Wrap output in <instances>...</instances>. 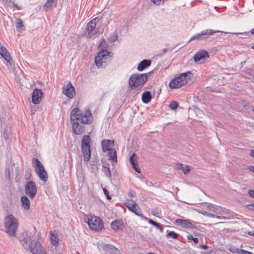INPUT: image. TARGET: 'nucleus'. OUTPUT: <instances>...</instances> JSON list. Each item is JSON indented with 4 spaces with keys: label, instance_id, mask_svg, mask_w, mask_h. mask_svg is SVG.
<instances>
[{
    "label": "nucleus",
    "instance_id": "nucleus-23",
    "mask_svg": "<svg viewBox=\"0 0 254 254\" xmlns=\"http://www.w3.org/2000/svg\"><path fill=\"white\" fill-rule=\"evenodd\" d=\"M151 61L149 60L144 59L138 64L137 69L139 71H143L146 68L150 66Z\"/></svg>",
    "mask_w": 254,
    "mask_h": 254
},
{
    "label": "nucleus",
    "instance_id": "nucleus-49",
    "mask_svg": "<svg viewBox=\"0 0 254 254\" xmlns=\"http://www.w3.org/2000/svg\"><path fill=\"white\" fill-rule=\"evenodd\" d=\"M247 207L249 209L254 211V203L248 204L247 205Z\"/></svg>",
    "mask_w": 254,
    "mask_h": 254
},
{
    "label": "nucleus",
    "instance_id": "nucleus-48",
    "mask_svg": "<svg viewBox=\"0 0 254 254\" xmlns=\"http://www.w3.org/2000/svg\"><path fill=\"white\" fill-rule=\"evenodd\" d=\"M230 251L233 253H238V254H239V252L240 251V250L235 247H232L230 248Z\"/></svg>",
    "mask_w": 254,
    "mask_h": 254
},
{
    "label": "nucleus",
    "instance_id": "nucleus-50",
    "mask_svg": "<svg viewBox=\"0 0 254 254\" xmlns=\"http://www.w3.org/2000/svg\"><path fill=\"white\" fill-rule=\"evenodd\" d=\"M215 217L218 219H222V220H226L227 219V218L226 217L219 216V215H215Z\"/></svg>",
    "mask_w": 254,
    "mask_h": 254
},
{
    "label": "nucleus",
    "instance_id": "nucleus-62",
    "mask_svg": "<svg viewBox=\"0 0 254 254\" xmlns=\"http://www.w3.org/2000/svg\"><path fill=\"white\" fill-rule=\"evenodd\" d=\"M252 48L254 50V45H253L252 47Z\"/></svg>",
    "mask_w": 254,
    "mask_h": 254
},
{
    "label": "nucleus",
    "instance_id": "nucleus-21",
    "mask_svg": "<svg viewBox=\"0 0 254 254\" xmlns=\"http://www.w3.org/2000/svg\"><path fill=\"white\" fill-rule=\"evenodd\" d=\"M114 144V140L104 139L101 142L102 150L104 152L112 149V146Z\"/></svg>",
    "mask_w": 254,
    "mask_h": 254
},
{
    "label": "nucleus",
    "instance_id": "nucleus-33",
    "mask_svg": "<svg viewBox=\"0 0 254 254\" xmlns=\"http://www.w3.org/2000/svg\"><path fill=\"white\" fill-rule=\"evenodd\" d=\"M178 168L180 169H182V171L185 174H188L190 170L189 166L185 165V166H184L182 164H178Z\"/></svg>",
    "mask_w": 254,
    "mask_h": 254
},
{
    "label": "nucleus",
    "instance_id": "nucleus-18",
    "mask_svg": "<svg viewBox=\"0 0 254 254\" xmlns=\"http://www.w3.org/2000/svg\"><path fill=\"white\" fill-rule=\"evenodd\" d=\"M209 55L207 51L204 50L197 52L193 56L194 61L197 63L201 60L204 61L209 58Z\"/></svg>",
    "mask_w": 254,
    "mask_h": 254
},
{
    "label": "nucleus",
    "instance_id": "nucleus-29",
    "mask_svg": "<svg viewBox=\"0 0 254 254\" xmlns=\"http://www.w3.org/2000/svg\"><path fill=\"white\" fill-rule=\"evenodd\" d=\"M15 26L16 30L17 31H24L25 29L23 22L20 18H17L16 19Z\"/></svg>",
    "mask_w": 254,
    "mask_h": 254
},
{
    "label": "nucleus",
    "instance_id": "nucleus-8",
    "mask_svg": "<svg viewBox=\"0 0 254 254\" xmlns=\"http://www.w3.org/2000/svg\"><path fill=\"white\" fill-rule=\"evenodd\" d=\"M85 222L91 230L98 231L103 228V222L99 217L91 216L88 217Z\"/></svg>",
    "mask_w": 254,
    "mask_h": 254
},
{
    "label": "nucleus",
    "instance_id": "nucleus-20",
    "mask_svg": "<svg viewBox=\"0 0 254 254\" xmlns=\"http://www.w3.org/2000/svg\"><path fill=\"white\" fill-rule=\"evenodd\" d=\"M112 229L115 231L123 230L125 228L123 221L121 219H116L111 224Z\"/></svg>",
    "mask_w": 254,
    "mask_h": 254
},
{
    "label": "nucleus",
    "instance_id": "nucleus-28",
    "mask_svg": "<svg viewBox=\"0 0 254 254\" xmlns=\"http://www.w3.org/2000/svg\"><path fill=\"white\" fill-rule=\"evenodd\" d=\"M207 208L213 211L214 212H216L217 213H221L223 209V208L221 206L211 203H207Z\"/></svg>",
    "mask_w": 254,
    "mask_h": 254
},
{
    "label": "nucleus",
    "instance_id": "nucleus-63",
    "mask_svg": "<svg viewBox=\"0 0 254 254\" xmlns=\"http://www.w3.org/2000/svg\"><path fill=\"white\" fill-rule=\"evenodd\" d=\"M232 34H237V33H232Z\"/></svg>",
    "mask_w": 254,
    "mask_h": 254
},
{
    "label": "nucleus",
    "instance_id": "nucleus-52",
    "mask_svg": "<svg viewBox=\"0 0 254 254\" xmlns=\"http://www.w3.org/2000/svg\"><path fill=\"white\" fill-rule=\"evenodd\" d=\"M249 194L253 198H254V190H250L249 191Z\"/></svg>",
    "mask_w": 254,
    "mask_h": 254
},
{
    "label": "nucleus",
    "instance_id": "nucleus-40",
    "mask_svg": "<svg viewBox=\"0 0 254 254\" xmlns=\"http://www.w3.org/2000/svg\"><path fill=\"white\" fill-rule=\"evenodd\" d=\"M167 0H151V1L156 5L163 4Z\"/></svg>",
    "mask_w": 254,
    "mask_h": 254
},
{
    "label": "nucleus",
    "instance_id": "nucleus-51",
    "mask_svg": "<svg viewBox=\"0 0 254 254\" xmlns=\"http://www.w3.org/2000/svg\"><path fill=\"white\" fill-rule=\"evenodd\" d=\"M3 137L6 140H7L8 139V134L6 132H3Z\"/></svg>",
    "mask_w": 254,
    "mask_h": 254
},
{
    "label": "nucleus",
    "instance_id": "nucleus-60",
    "mask_svg": "<svg viewBox=\"0 0 254 254\" xmlns=\"http://www.w3.org/2000/svg\"><path fill=\"white\" fill-rule=\"evenodd\" d=\"M5 172H6V173L7 172V173H8V174H9V173H10V170H9V169H6L5 170Z\"/></svg>",
    "mask_w": 254,
    "mask_h": 254
},
{
    "label": "nucleus",
    "instance_id": "nucleus-38",
    "mask_svg": "<svg viewBox=\"0 0 254 254\" xmlns=\"http://www.w3.org/2000/svg\"><path fill=\"white\" fill-rule=\"evenodd\" d=\"M179 104L177 101H173L170 103L169 107L171 109L174 110L177 108Z\"/></svg>",
    "mask_w": 254,
    "mask_h": 254
},
{
    "label": "nucleus",
    "instance_id": "nucleus-5",
    "mask_svg": "<svg viewBox=\"0 0 254 254\" xmlns=\"http://www.w3.org/2000/svg\"><path fill=\"white\" fill-rule=\"evenodd\" d=\"M5 231L10 236H15L18 226L17 220L11 214L7 215L4 218Z\"/></svg>",
    "mask_w": 254,
    "mask_h": 254
},
{
    "label": "nucleus",
    "instance_id": "nucleus-56",
    "mask_svg": "<svg viewBox=\"0 0 254 254\" xmlns=\"http://www.w3.org/2000/svg\"><path fill=\"white\" fill-rule=\"evenodd\" d=\"M249 169L251 171L254 173V166H250Z\"/></svg>",
    "mask_w": 254,
    "mask_h": 254
},
{
    "label": "nucleus",
    "instance_id": "nucleus-12",
    "mask_svg": "<svg viewBox=\"0 0 254 254\" xmlns=\"http://www.w3.org/2000/svg\"><path fill=\"white\" fill-rule=\"evenodd\" d=\"M29 249L32 254H46L40 243L38 241H32L29 245Z\"/></svg>",
    "mask_w": 254,
    "mask_h": 254
},
{
    "label": "nucleus",
    "instance_id": "nucleus-6",
    "mask_svg": "<svg viewBox=\"0 0 254 254\" xmlns=\"http://www.w3.org/2000/svg\"><path fill=\"white\" fill-rule=\"evenodd\" d=\"M91 139L88 135H84L81 140V151L83 156V161L87 164L91 158L90 143Z\"/></svg>",
    "mask_w": 254,
    "mask_h": 254
},
{
    "label": "nucleus",
    "instance_id": "nucleus-45",
    "mask_svg": "<svg viewBox=\"0 0 254 254\" xmlns=\"http://www.w3.org/2000/svg\"><path fill=\"white\" fill-rule=\"evenodd\" d=\"M103 191H104V194L106 195L107 198L108 200L111 199V195H109L108 190L106 188H104V189H103Z\"/></svg>",
    "mask_w": 254,
    "mask_h": 254
},
{
    "label": "nucleus",
    "instance_id": "nucleus-34",
    "mask_svg": "<svg viewBox=\"0 0 254 254\" xmlns=\"http://www.w3.org/2000/svg\"><path fill=\"white\" fill-rule=\"evenodd\" d=\"M191 74V73L190 72H184L182 73L180 76L181 77V78H183V80L186 81V82L187 83L188 80L190 79V76Z\"/></svg>",
    "mask_w": 254,
    "mask_h": 254
},
{
    "label": "nucleus",
    "instance_id": "nucleus-64",
    "mask_svg": "<svg viewBox=\"0 0 254 254\" xmlns=\"http://www.w3.org/2000/svg\"><path fill=\"white\" fill-rule=\"evenodd\" d=\"M253 111L254 112V107H253Z\"/></svg>",
    "mask_w": 254,
    "mask_h": 254
},
{
    "label": "nucleus",
    "instance_id": "nucleus-10",
    "mask_svg": "<svg viewBox=\"0 0 254 254\" xmlns=\"http://www.w3.org/2000/svg\"><path fill=\"white\" fill-rule=\"evenodd\" d=\"M132 203H130L128 200L124 202V204L131 212L134 213L136 215L141 217L142 219L147 220V218L144 216L141 211L136 203L134 200H131Z\"/></svg>",
    "mask_w": 254,
    "mask_h": 254
},
{
    "label": "nucleus",
    "instance_id": "nucleus-53",
    "mask_svg": "<svg viewBox=\"0 0 254 254\" xmlns=\"http://www.w3.org/2000/svg\"><path fill=\"white\" fill-rule=\"evenodd\" d=\"M199 248L202 249L206 250L208 249V246L207 245H201L199 246Z\"/></svg>",
    "mask_w": 254,
    "mask_h": 254
},
{
    "label": "nucleus",
    "instance_id": "nucleus-16",
    "mask_svg": "<svg viewBox=\"0 0 254 254\" xmlns=\"http://www.w3.org/2000/svg\"><path fill=\"white\" fill-rule=\"evenodd\" d=\"M186 81L181 78L180 76L172 79L169 83V87L171 89L179 88L186 84Z\"/></svg>",
    "mask_w": 254,
    "mask_h": 254
},
{
    "label": "nucleus",
    "instance_id": "nucleus-15",
    "mask_svg": "<svg viewBox=\"0 0 254 254\" xmlns=\"http://www.w3.org/2000/svg\"><path fill=\"white\" fill-rule=\"evenodd\" d=\"M32 236V234H29L27 232L22 233L19 236V241L25 249L27 248L28 243L31 241Z\"/></svg>",
    "mask_w": 254,
    "mask_h": 254
},
{
    "label": "nucleus",
    "instance_id": "nucleus-55",
    "mask_svg": "<svg viewBox=\"0 0 254 254\" xmlns=\"http://www.w3.org/2000/svg\"><path fill=\"white\" fill-rule=\"evenodd\" d=\"M212 252V250H210L209 251H208L207 252H201V254H210Z\"/></svg>",
    "mask_w": 254,
    "mask_h": 254
},
{
    "label": "nucleus",
    "instance_id": "nucleus-59",
    "mask_svg": "<svg viewBox=\"0 0 254 254\" xmlns=\"http://www.w3.org/2000/svg\"><path fill=\"white\" fill-rule=\"evenodd\" d=\"M250 33H251L252 35H254V28H253V29H252L250 30Z\"/></svg>",
    "mask_w": 254,
    "mask_h": 254
},
{
    "label": "nucleus",
    "instance_id": "nucleus-3",
    "mask_svg": "<svg viewBox=\"0 0 254 254\" xmlns=\"http://www.w3.org/2000/svg\"><path fill=\"white\" fill-rule=\"evenodd\" d=\"M101 20V18L96 17L87 23L84 34L87 38H91L96 34H100L103 32L104 27L99 25L96 26Z\"/></svg>",
    "mask_w": 254,
    "mask_h": 254
},
{
    "label": "nucleus",
    "instance_id": "nucleus-31",
    "mask_svg": "<svg viewBox=\"0 0 254 254\" xmlns=\"http://www.w3.org/2000/svg\"><path fill=\"white\" fill-rule=\"evenodd\" d=\"M56 3V0H48L44 5V8L46 10H48L53 6H55Z\"/></svg>",
    "mask_w": 254,
    "mask_h": 254
},
{
    "label": "nucleus",
    "instance_id": "nucleus-25",
    "mask_svg": "<svg viewBox=\"0 0 254 254\" xmlns=\"http://www.w3.org/2000/svg\"><path fill=\"white\" fill-rule=\"evenodd\" d=\"M20 200L22 208L25 210H29L30 207V202L29 198L26 196H22Z\"/></svg>",
    "mask_w": 254,
    "mask_h": 254
},
{
    "label": "nucleus",
    "instance_id": "nucleus-54",
    "mask_svg": "<svg viewBox=\"0 0 254 254\" xmlns=\"http://www.w3.org/2000/svg\"><path fill=\"white\" fill-rule=\"evenodd\" d=\"M13 7H15L17 10H20L22 9L21 6H18L16 4L13 3L12 5Z\"/></svg>",
    "mask_w": 254,
    "mask_h": 254
},
{
    "label": "nucleus",
    "instance_id": "nucleus-42",
    "mask_svg": "<svg viewBox=\"0 0 254 254\" xmlns=\"http://www.w3.org/2000/svg\"><path fill=\"white\" fill-rule=\"evenodd\" d=\"M187 239L189 240H192L195 244L198 243V239L197 238L193 237L191 235H189L187 236Z\"/></svg>",
    "mask_w": 254,
    "mask_h": 254
},
{
    "label": "nucleus",
    "instance_id": "nucleus-7",
    "mask_svg": "<svg viewBox=\"0 0 254 254\" xmlns=\"http://www.w3.org/2000/svg\"><path fill=\"white\" fill-rule=\"evenodd\" d=\"M32 163L39 178L43 182H46L48 180V174L42 164L36 158H32Z\"/></svg>",
    "mask_w": 254,
    "mask_h": 254
},
{
    "label": "nucleus",
    "instance_id": "nucleus-19",
    "mask_svg": "<svg viewBox=\"0 0 254 254\" xmlns=\"http://www.w3.org/2000/svg\"><path fill=\"white\" fill-rule=\"evenodd\" d=\"M43 95V92L41 89L35 88L32 94V102L34 104H38L40 103Z\"/></svg>",
    "mask_w": 254,
    "mask_h": 254
},
{
    "label": "nucleus",
    "instance_id": "nucleus-44",
    "mask_svg": "<svg viewBox=\"0 0 254 254\" xmlns=\"http://www.w3.org/2000/svg\"><path fill=\"white\" fill-rule=\"evenodd\" d=\"M173 49L171 48H164L163 50H162V53L159 54V55L160 56H162L163 55V54L167 52H171L172 51Z\"/></svg>",
    "mask_w": 254,
    "mask_h": 254
},
{
    "label": "nucleus",
    "instance_id": "nucleus-14",
    "mask_svg": "<svg viewBox=\"0 0 254 254\" xmlns=\"http://www.w3.org/2000/svg\"><path fill=\"white\" fill-rule=\"evenodd\" d=\"M195 222L190 219H177L176 220V223L180 225L185 228L195 229L196 228L194 225Z\"/></svg>",
    "mask_w": 254,
    "mask_h": 254
},
{
    "label": "nucleus",
    "instance_id": "nucleus-47",
    "mask_svg": "<svg viewBox=\"0 0 254 254\" xmlns=\"http://www.w3.org/2000/svg\"><path fill=\"white\" fill-rule=\"evenodd\" d=\"M239 254H253L251 252L244 250L243 249H240L239 252Z\"/></svg>",
    "mask_w": 254,
    "mask_h": 254
},
{
    "label": "nucleus",
    "instance_id": "nucleus-41",
    "mask_svg": "<svg viewBox=\"0 0 254 254\" xmlns=\"http://www.w3.org/2000/svg\"><path fill=\"white\" fill-rule=\"evenodd\" d=\"M201 214L205 216H207V217H209L214 218L215 217V215L212 214L209 212H206L204 210H202V211L201 212Z\"/></svg>",
    "mask_w": 254,
    "mask_h": 254
},
{
    "label": "nucleus",
    "instance_id": "nucleus-22",
    "mask_svg": "<svg viewBox=\"0 0 254 254\" xmlns=\"http://www.w3.org/2000/svg\"><path fill=\"white\" fill-rule=\"evenodd\" d=\"M129 162L134 170L137 173H140V169L136 160V155L135 153H133L130 156Z\"/></svg>",
    "mask_w": 254,
    "mask_h": 254
},
{
    "label": "nucleus",
    "instance_id": "nucleus-37",
    "mask_svg": "<svg viewBox=\"0 0 254 254\" xmlns=\"http://www.w3.org/2000/svg\"><path fill=\"white\" fill-rule=\"evenodd\" d=\"M118 40V35L117 34L116 32L113 33L110 36L109 38V40L111 42H114Z\"/></svg>",
    "mask_w": 254,
    "mask_h": 254
},
{
    "label": "nucleus",
    "instance_id": "nucleus-9",
    "mask_svg": "<svg viewBox=\"0 0 254 254\" xmlns=\"http://www.w3.org/2000/svg\"><path fill=\"white\" fill-rule=\"evenodd\" d=\"M227 33L226 32L220 31L218 30H214L213 29H207L206 30H204L201 31L200 33H197L195 35H194L192 36L190 39L189 40V42L192 41L193 40H196L197 41L204 40L206 39L208 36L213 35L214 34L217 33Z\"/></svg>",
    "mask_w": 254,
    "mask_h": 254
},
{
    "label": "nucleus",
    "instance_id": "nucleus-24",
    "mask_svg": "<svg viewBox=\"0 0 254 254\" xmlns=\"http://www.w3.org/2000/svg\"><path fill=\"white\" fill-rule=\"evenodd\" d=\"M104 249L112 254H122L119 250L112 245H105L104 246Z\"/></svg>",
    "mask_w": 254,
    "mask_h": 254
},
{
    "label": "nucleus",
    "instance_id": "nucleus-35",
    "mask_svg": "<svg viewBox=\"0 0 254 254\" xmlns=\"http://www.w3.org/2000/svg\"><path fill=\"white\" fill-rule=\"evenodd\" d=\"M104 173L107 177L110 178L111 177V172L109 166H106L105 165H102Z\"/></svg>",
    "mask_w": 254,
    "mask_h": 254
},
{
    "label": "nucleus",
    "instance_id": "nucleus-27",
    "mask_svg": "<svg viewBox=\"0 0 254 254\" xmlns=\"http://www.w3.org/2000/svg\"><path fill=\"white\" fill-rule=\"evenodd\" d=\"M152 99V96L150 91H146L142 94L141 100L143 103H148Z\"/></svg>",
    "mask_w": 254,
    "mask_h": 254
},
{
    "label": "nucleus",
    "instance_id": "nucleus-11",
    "mask_svg": "<svg viewBox=\"0 0 254 254\" xmlns=\"http://www.w3.org/2000/svg\"><path fill=\"white\" fill-rule=\"evenodd\" d=\"M24 190L25 194L31 199H33L37 191V187L33 181H29L25 184Z\"/></svg>",
    "mask_w": 254,
    "mask_h": 254
},
{
    "label": "nucleus",
    "instance_id": "nucleus-61",
    "mask_svg": "<svg viewBox=\"0 0 254 254\" xmlns=\"http://www.w3.org/2000/svg\"><path fill=\"white\" fill-rule=\"evenodd\" d=\"M202 210L198 209V210H197V211L198 212H199V213H200V214H201V212L202 211Z\"/></svg>",
    "mask_w": 254,
    "mask_h": 254
},
{
    "label": "nucleus",
    "instance_id": "nucleus-43",
    "mask_svg": "<svg viewBox=\"0 0 254 254\" xmlns=\"http://www.w3.org/2000/svg\"><path fill=\"white\" fill-rule=\"evenodd\" d=\"M98 164V160H97L96 158H92L90 162V165L91 166H95V167H97Z\"/></svg>",
    "mask_w": 254,
    "mask_h": 254
},
{
    "label": "nucleus",
    "instance_id": "nucleus-57",
    "mask_svg": "<svg viewBox=\"0 0 254 254\" xmlns=\"http://www.w3.org/2000/svg\"><path fill=\"white\" fill-rule=\"evenodd\" d=\"M250 155L254 158V150H251Z\"/></svg>",
    "mask_w": 254,
    "mask_h": 254
},
{
    "label": "nucleus",
    "instance_id": "nucleus-2",
    "mask_svg": "<svg viewBox=\"0 0 254 254\" xmlns=\"http://www.w3.org/2000/svg\"><path fill=\"white\" fill-rule=\"evenodd\" d=\"M103 42L105 43V41L103 39L99 46V49H101L100 51L97 54L94 59V62L99 68H105L108 64L111 61V58L113 56V53L108 51L106 49H103L102 47Z\"/></svg>",
    "mask_w": 254,
    "mask_h": 254
},
{
    "label": "nucleus",
    "instance_id": "nucleus-17",
    "mask_svg": "<svg viewBox=\"0 0 254 254\" xmlns=\"http://www.w3.org/2000/svg\"><path fill=\"white\" fill-rule=\"evenodd\" d=\"M63 93L69 98H73L75 95V89L70 82L64 87Z\"/></svg>",
    "mask_w": 254,
    "mask_h": 254
},
{
    "label": "nucleus",
    "instance_id": "nucleus-39",
    "mask_svg": "<svg viewBox=\"0 0 254 254\" xmlns=\"http://www.w3.org/2000/svg\"><path fill=\"white\" fill-rule=\"evenodd\" d=\"M161 92V89L159 87H156L153 90V94L154 95L157 94V97H158Z\"/></svg>",
    "mask_w": 254,
    "mask_h": 254
},
{
    "label": "nucleus",
    "instance_id": "nucleus-4",
    "mask_svg": "<svg viewBox=\"0 0 254 254\" xmlns=\"http://www.w3.org/2000/svg\"><path fill=\"white\" fill-rule=\"evenodd\" d=\"M150 72L145 73H134L128 79V84L132 90L140 88L147 80Z\"/></svg>",
    "mask_w": 254,
    "mask_h": 254
},
{
    "label": "nucleus",
    "instance_id": "nucleus-58",
    "mask_svg": "<svg viewBox=\"0 0 254 254\" xmlns=\"http://www.w3.org/2000/svg\"><path fill=\"white\" fill-rule=\"evenodd\" d=\"M248 235L254 237V232H249Z\"/></svg>",
    "mask_w": 254,
    "mask_h": 254
},
{
    "label": "nucleus",
    "instance_id": "nucleus-46",
    "mask_svg": "<svg viewBox=\"0 0 254 254\" xmlns=\"http://www.w3.org/2000/svg\"><path fill=\"white\" fill-rule=\"evenodd\" d=\"M127 195L130 198L134 197L135 196V193L132 190H130L128 191Z\"/></svg>",
    "mask_w": 254,
    "mask_h": 254
},
{
    "label": "nucleus",
    "instance_id": "nucleus-32",
    "mask_svg": "<svg viewBox=\"0 0 254 254\" xmlns=\"http://www.w3.org/2000/svg\"><path fill=\"white\" fill-rule=\"evenodd\" d=\"M148 222L150 224H151V225L157 227L158 229H160L161 232L163 231V228L162 227V225L156 222L153 221V220L150 219H148Z\"/></svg>",
    "mask_w": 254,
    "mask_h": 254
},
{
    "label": "nucleus",
    "instance_id": "nucleus-36",
    "mask_svg": "<svg viewBox=\"0 0 254 254\" xmlns=\"http://www.w3.org/2000/svg\"><path fill=\"white\" fill-rule=\"evenodd\" d=\"M179 236V234L176 233L175 232L170 231L166 235V237L168 238H172L174 239H178Z\"/></svg>",
    "mask_w": 254,
    "mask_h": 254
},
{
    "label": "nucleus",
    "instance_id": "nucleus-26",
    "mask_svg": "<svg viewBox=\"0 0 254 254\" xmlns=\"http://www.w3.org/2000/svg\"><path fill=\"white\" fill-rule=\"evenodd\" d=\"M108 152L107 153V156L108 157V159L114 163L117 162V152L114 149H111L108 150Z\"/></svg>",
    "mask_w": 254,
    "mask_h": 254
},
{
    "label": "nucleus",
    "instance_id": "nucleus-13",
    "mask_svg": "<svg viewBox=\"0 0 254 254\" xmlns=\"http://www.w3.org/2000/svg\"><path fill=\"white\" fill-rule=\"evenodd\" d=\"M0 55L6 61L7 66L13 65V61L9 53L4 46L0 45Z\"/></svg>",
    "mask_w": 254,
    "mask_h": 254
},
{
    "label": "nucleus",
    "instance_id": "nucleus-1",
    "mask_svg": "<svg viewBox=\"0 0 254 254\" xmlns=\"http://www.w3.org/2000/svg\"><path fill=\"white\" fill-rule=\"evenodd\" d=\"M70 120L74 133L79 135L84 130L82 124H90L93 121V117L89 109L83 112L78 108H74L70 113Z\"/></svg>",
    "mask_w": 254,
    "mask_h": 254
},
{
    "label": "nucleus",
    "instance_id": "nucleus-30",
    "mask_svg": "<svg viewBox=\"0 0 254 254\" xmlns=\"http://www.w3.org/2000/svg\"><path fill=\"white\" fill-rule=\"evenodd\" d=\"M50 239L52 244L56 247L58 246L59 245V239L58 238L57 235L52 232L50 233Z\"/></svg>",
    "mask_w": 254,
    "mask_h": 254
}]
</instances>
